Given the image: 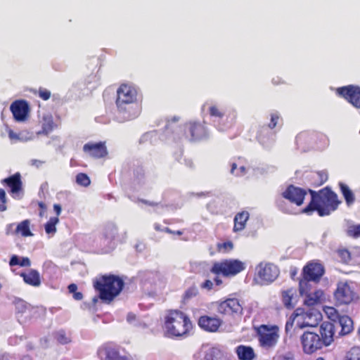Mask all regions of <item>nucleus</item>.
<instances>
[{
  "mask_svg": "<svg viewBox=\"0 0 360 360\" xmlns=\"http://www.w3.org/2000/svg\"><path fill=\"white\" fill-rule=\"evenodd\" d=\"M245 169H245V167L244 166H242V167H240V171L242 173V174L245 172Z\"/></svg>",
  "mask_w": 360,
  "mask_h": 360,
  "instance_id": "69168bd1",
  "label": "nucleus"
},
{
  "mask_svg": "<svg viewBox=\"0 0 360 360\" xmlns=\"http://www.w3.org/2000/svg\"><path fill=\"white\" fill-rule=\"evenodd\" d=\"M8 136H9V138L11 140H13V139L19 140V141H22L23 140V139L20 136V134H18L15 133L12 130H9V131H8Z\"/></svg>",
  "mask_w": 360,
  "mask_h": 360,
  "instance_id": "49530a36",
  "label": "nucleus"
},
{
  "mask_svg": "<svg viewBox=\"0 0 360 360\" xmlns=\"http://www.w3.org/2000/svg\"><path fill=\"white\" fill-rule=\"evenodd\" d=\"M323 297V292L321 290H316L314 292H309L304 302L307 306H313L319 302Z\"/></svg>",
  "mask_w": 360,
  "mask_h": 360,
  "instance_id": "393cba45",
  "label": "nucleus"
},
{
  "mask_svg": "<svg viewBox=\"0 0 360 360\" xmlns=\"http://www.w3.org/2000/svg\"><path fill=\"white\" fill-rule=\"evenodd\" d=\"M347 234L349 236H352L354 238L359 237L360 236V224L349 226V228L347 229Z\"/></svg>",
  "mask_w": 360,
  "mask_h": 360,
  "instance_id": "c9c22d12",
  "label": "nucleus"
},
{
  "mask_svg": "<svg viewBox=\"0 0 360 360\" xmlns=\"http://www.w3.org/2000/svg\"><path fill=\"white\" fill-rule=\"evenodd\" d=\"M201 288L203 289H207L208 290H211L213 286V282L210 280H206L204 283L201 284Z\"/></svg>",
  "mask_w": 360,
  "mask_h": 360,
  "instance_id": "a18cd8bd",
  "label": "nucleus"
},
{
  "mask_svg": "<svg viewBox=\"0 0 360 360\" xmlns=\"http://www.w3.org/2000/svg\"><path fill=\"white\" fill-rule=\"evenodd\" d=\"M198 324L200 327L205 330L216 332L221 324V321L220 319L217 318L204 316L199 319Z\"/></svg>",
  "mask_w": 360,
  "mask_h": 360,
  "instance_id": "f3484780",
  "label": "nucleus"
},
{
  "mask_svg": "<svg viewBox=\"0 0 360 360\" xmlns=\"http://www.w3.org/2000/svg\"><path fill=\"white\" fill-rule=\"evenodd\" d=\"M77 286L76 284L75 283H72L70 285H69L68 286V290L70 293H75L77 292Z\"/></svg>",
  "mask_w": 360,
  "mask_h": 360,
  "instance_id": "864d4df0",
  "label": "nucleus"
},
{
  "mask_svg": "<svg viewBox=\"0 0 360 360\" xmlns=\"http://www.w3.org/2000/svg\"><path fill=\"white\" fill-rule=\"evenodd\" d=\"M236 352L240 360H252L255 356L253 349L249 346L240 345Z\"/></svg>",
  "mask_w": 360,
  "mask_h": 360,
  "instance_id": "4be33fe9",
  "label": "nucleus"
},
{
  "mask_svg": "<svg viewBox=\"0 0 360 360\" xmlns=\"http://www.w3.org/2000/svg\"><path fill=\"white\" fill-rule=\"evenodd\" d=\"M259 340L263 347L271 348L276 345L278 334L277 332L270 329L266 325H262L257 329Z\"/></svg>",
  "mask_w": 360,
  "mask_h": 360,
  "instance_id": "6e6552de",
  "label": "nucleus"
},
{
  "mask_svg": "<svg viewBox=\"0 0 360 360\" xmlns=\"http://www.w3.org/2000/svg\"><path fill=\"white\" fill-rule=\"evenodd\" d=\"M305 195L306 192L304 190L292 185L288 186L287 190L283 193V196L285 198L297 205H301L303 203Z\"/></svg>",
  "mask_w": 360,
  "mask_h": 360,
  "instance_id": "4468645a",
  "label": "nucleus"
},
{
  "mask_svg": "<svg viewBox=\"0 0 360 360\" xmlns=\"http://www.w3.org/2000/svg\"><path fill=\"white\" fill-rule=\"evenodd\" d=\"M190 133L193 140H199L206 136V129L199 123L190 124Z\"/></svg>",
  "mask_w": 360,
  "mask_h": 360,
  "instance_id": "b1692460",
  "label": "nucleus"
},
{
  "mask_svg": "<svg viewBox=\"0 0 360 360\" xmlns=\"http://www.w3.org/2000/svg\"><path fill=\"white\" fill-rule=\"evenodd\" d=\"M327 314H329L330 319H331L333 321H335V316L338 319V316H340L337 314V311L333 307H328V311H326Z\"/></svg>",
  "mask_w": 360,
  "mask_h": 360,
  "instance_id": "79ce46f5",
  "label": "nucleus"
},
{
  "mask_svg": "<svg viewBox=\"0 0 360 360\" xmlns=\"http://www.w3.org/2000/svg\"><path fill=\"white\" fill-rule=\"evenodd\" d=\"M336 324L341 327L340 334L342 335L349 334L353 330V321L348 316H338V321Z\"/></svg>",
  "mask_w": 360,
  "mask_h": 360,
  "instance_id": "aec40b11",
  "label": "nucleus"
},
{
  "mask_svg": "<svg viewBox=\"0 0 360 360\" xmlns=\"http://www.w3.org/2000/svg\"><path fill=\"white\" fill-rule=\"evenodd\" d=\"M2 183L6 184L11 188L10 191L14 198H21L20 193H22V182L20 173H15L3 179Z\"/></svg>",
  "mask_w": 360,
  "mask_h": 360,
  "instance_id": "f8f14e48",
  "label": "nucleus"
},
{
  "mask_svg": "<svg viewBox=\"0 0 360 360\" xmlns=\"http://www.w3.org/2000/svg\"><path fill=\"white\" fill-rule=\"evenodd\" d=\"M39 96L43 100H48L51 96V92L46 89H39Z\"/></svg>",
  "mask_w": 360,
  "mask_h": 360,
  "instance_id": "a19ab883",
  "label": "nucleus"
},
{
  "mask_svg": "<svg viewBox=\"0 0 360 360\" xmlns=\"http://www.w3.org/2000/svg\"><path fill=\"white\" fill-rule=\"evenodd\" d=\"M243 307L236 299H228L220 303L217 308V311L220 314H236L241 316L243 314Z\"/></svg>",
  "mask_w": 360,
  "mask_h": 360,
  "instance_id": "9d476101",
  "label": "nucleus"
},
{
  "mask_svg": "<svg viewBox=\"0 0 360 360\" xmlns=\"http://www.w3.org/2000/svg\"><path fill=\"white\" fill-rule=\"evenodd\" d=\"M165 319V328L169 336H183L192 328L189 318L178 310L169 311Z\"/></svg>",
  "mask_w": 360,
  "mask_h": 360,
  "instance_id": "7ed1b4c3",
  "label": "nucleus"
},
{
  "mask_svg": "<svg viewBox=\"0 0 360 360\" xmlns=\"http://www.w3.org/2000/svg\"><path fill=\"white\" fill-rule=\"evenodd\" d=\"M6 209H7V207L5 205V204L2 203V204L0 205V211L1 212H4V211L6 210Z\"/></svg>",
  "mask_w": 360,
  "mask_h": 360,
  "instance_id": "e2e57ef3",
  "label": "nucleus"
},
{
  "mask_svg": "<svg viewBox=\"0 0 360 360\" xmlns=\"http://www.w3.org/2000/svg\"><path fill=\"white\" fill-rule=\"evenodd\" d=\"M83 150L85 153H89L94 158H103L107 154L105 146L102 143H86Z\"/></svg>",
  "mask_w": 360,
  "mask_h": 360,
  "instance_id": "6ab92c4d",
  "label": "nucleus"
},
{
  "mask_svg": "<svg viewBox=\"0 0 360 360\" xmlns=\"http://www.w3.org/2000/svg\"><path fill=\"white\" fill-rule=\"evenodd\" d=\"M102 360H128L125 356H120L118 351L110 346H104L98 351Z\"/></svg>",
  "mask_w": 360,
  "mask_h": 360,
  "instance_id": "dca6fc26",
  "label": "nucleus"
},
{
  "mask_svg": "<svg viewBox=\"0 0 360 360\" xmlns=\"http://www.w3.org/2000/svg\"><path fill=\"white\" fill-rule=\"evenodd\" d=\"M22 360H32L30 356H24Z\"/></svg>",
  "mask_w": 360,
  "mask_h": 360,
  "instance_id": "774afa93",
  "label": "nucleus"
},
{
  "mask_svg": "<svg viewBox=\"0 0 360 360\" xmlns=\"http://www.w3.org/2000/svg\"><path fill=\"white\" fill-rule=\"evenodd\" d=\"M15 233H20L24 237L32 236V233L30 230V221L26 219L20 222L16 227Z\"/></svg>",
  "mask_w": 360,
  "mask_h": 360,
  "instance_id": "cd10ccee",
  "label": "nucleus"
},
{
  "mask_svg": "<svg viewBox=\"0 0 360 360\" xmlns=\"http://www.w3.org/2000/svg\"><path fill=\"white\" fill-rule=\"evenodd\" d=\"M294 300V290L292 289L288 290L283 293V301L286 307L292 308L295 305Z\"/></svg>",
  "mask_w": 360,
  "mask_h": 360,
  "instance_id": "c756f323",
  "label": "nucleus"
},
{
  "mask_svg": "<svg viewBox=\"0 0 360 360\" xmlns=\"http://www.w3.org/2000/svg\"><path fill=\"white\" fill-rule=\"evenodd\" d=\"M334 323L325 321L318 328V332L306 331L301 336V342L304 353L311 354L323 347L329 346L334 340Z\"/></svg>",
  "mask_w": 360,
  "mask_h": 360,
  "instance_id": "f257e3e1",
  "label": "nucleus"
},
{
  "mask_svg": "<svg viewBox=\"0 0 360 360\" xmlns=\"http://www.w3.org/2000/svg\"><path fill=\"white\" fill-rule=\"evenodd\" d=\"M53 210L56 212V214L58 216V215H60V214L61 212L62 208H61V206L60 205L55 204L53 205Z\"/></svg>",
  "mask_w": 360,
  "mask_h": 360,
  "instance_id": "5fc2aeb1",
  "label": "nucleus"
},
{
  "mask_svg": "<svg viewBox=\"0 0 360 360\" xmlns=\"http://www.w3.org/2000/svg\"><path fill=\"white\" fill-rule=\"evenodd\" d=\"M354 292L349 284L346 282H340L338 284L335 292V297L340 304H347L354 299Z\"/></svg>",
  "mask_w": 360,
  "mask_h": 360,
  "instance_id": "1a4fd4ad",
  "label": "nucleus"
},
{
  "mask_svg": "<svg viewBox=\"0 0 360 360\" xmlns=\"http://www.w3.org/2000/svg\"><path fill=\"white\" fill-rule=\"evenodd\" d=\"M215 283L217 285H219L222 283V281L217 276L214 279Z\"/></svg>",
  "mask_w": 360,
  "mask_h": 360,
  "instance_id": "052dcab7",
  "label": "nucleus"
},
{
  "mask_svg": "<svg viewBox=\"0 0 360 360\" xmlns=\"http://www.w3.org/2000/svg\"><path fill=\"white\" fill-rule=\"evenodd\" d=\"M26 308L25 304L22 301H20L16 304V309L18 312H23Z\"/></svg>",
  "mask_w": 360,
  "mask_h": 360,
  "instance_id": "8fccbe9b",
  "label": "nucleus"
},
{
  "mask_svg": "<svg viewBox=\"0 0 360 360\" xmlns=\"http://www.w3.org/2000/svg\"><path fill=\"white\" fill-rule=\"evenodd\" d=\"M339 185L341 192L345 199L347 205L348 206H350L352 204L354 203L355 200V197L353 192L346 184L343 183H340Z\"/></svg>",
  "mask_w": 360,
  "mask_h": 360,
  "instance_id": "a878e982",
  "label": "nucleus"
},
{
  "mask_svg": "<svg viewBox=\"0 0 360 360\" xmlns=\"http://www.w3.org/2000/svg\"><path fill=\"white\" fill-rule=\"evenodd\" d=\"M96 290L100 292L102 300L110 302L120 294L124 286V281L114 275L102 276L94 282Z\"/></svg>",
  "mask_w": 360,
  "mask_h": 360,
  "instance_id": "20e7f679",
  "label": "nucleus"
},
{
  "mask_svg": "<svg viewBox=\"0 0 360 360\" xmlns=\"http://www.w3.org/2000/svg\"><path fill=\"white\" fill-rule=\"evenodd\" d=\"M338 93L348 100L354 107L360 108V88L348 86L338 89Z\"/></svg>",
  "mask_w": 360,
  "mask_h": 360,
  "instance_id": "9b49d317",
  "label": "nucleus"
},
{
  "mask_svg": "<svg viewBox=\"0 0 360 360\" xmlns=\"http://www.w3.org/2000/svg\"><path fill=\"white\" fill-rule=\"evenodd\" d=\"M117 234V227L113 224H108L105 226L103 231V237L108 243L115 239Z\"/></svg>",
  "mask_w": 360,
  "mask_h": 360,
  "instance_id": "bb28decb",
  "label": "nucleus"
},
{
  "mask_svg": "<svg viewBox=\"0 0 360 360\" xmlns=\"http://www.w3.org/2000/svg\"><path fill=\"white\" fill-rule=\"evenodd\" d=\"M236 167H237L236 164V163H233V164L232 165V168H231V172L232 174L233 173V171L236 169Z\"/></svg>",
  "mask_w": 360,
  "mask_h": 360,
  "instance_id": "0e129e2a",
  "label": "nucleus"
},
{
  "mask_svg": "<svg viewBox=\"0 0 360 360\" xmlns=\"http://www.w3.org/2000/svg\"><path fill=\"white\" fill-rule=\"evenodd\" d=\"M256 272L255 281L260 285L273 282L279 275L278 268L271 263L261 262L256 267Z\"/></svg>",
  "mask_w": 360,
  "mask_h": 360,
  "instance_id": "423d86ee",
  "label": "nucleus"
},
{
  "mask_svg": "<svg viewBox=\"0 0 360 360\" xmlns=\"http://www.w3.org/2000/svg\"><path fill=\"white\" fill-rule=\"evenodd\" d=\"M58 217H51L49 221L45 224V231L48 234H54L56 232V225L58 223Z\"/></svg>",
  "mask_w": 360,
  "mask_h": 360,
  "instance_id": "7c9ffc66",
  "label": "nucleus"
},
{
  "mask_svg": "<svg viewBox=\"0 0 360 360\" xmlns=\"http://www.w3.org/2000/svg\"><path fill=\"white\" fill-rule=\"evenodd\" d=\"M0 200H1V203H3V204H6V192L2 188H0Z\"/></svg>",
  "mask_w": 360,
  "mask_h": 360,
  "instance_id": "3c124183",
  "label": "nucleus"
},
{
  "mask_svg": "<svg viewBox=\"0 0 360 360\" xmlns=\"http://www.w3.org/2000/svg\"><path fill=\"white\" fill-rule=\"evenodd\" d=\"M214 352H207L205 354L203 360H224L222 358L217 357L214 355Z\"/></svg>",
  "mask_w": 360,
  "mask_h": 360,
  "instance_id": "58836bf2",
  "label": "nucleus"
},
{
  "mask_svg": "<svg viewBox=\"0 0 360 360\" xmlns=\"http://www.w3.org/2000/svg\"><path fill=\"white\" fill-rule=\"evenodd\" d=\"M55 338L57 341L62 345H65L70 342V338L66 335V333L63 330L58 331L55 335Z\"/></svg>",
  "mask_w": 360,
  "mask_h": 360,
  "instance_id": "f704fd0d",
  "label": "nucleus"
},
{
  "mask_svg": "<svg viewBox=\"0 0 360 360\" xmlns=\"http://www.w3.org/2000/svg\"><path fill=\"white\" fill-rule=\"evenodd\" d=\"M31 264L30 260L27 257H22L21 259H20V266H30Z\"/></svg>",
  "mask_w": 360,
  "mask_h": 360,
  "instance_id": "09e8293b",
  "label": "nucleus"
},
{
  "mask_svg": "<svg viewBox=\"0 0 360 360\" xmlns=\"http://www.w3.org/2000/svg\"><path fill=\"white\" fill-rule=\"evenodd\" d=\"M339 257L345 263H348L351 259L350 252L346 249L339 250L338 251Z\"/></svg>",
  "mask_w": 360,
  "mask_h": 360,
  "instance_id": "e433bc0d",
  "label": "nucleus"
},
{
  "mask_svg": "<svg viewBox=\"0 0 360 360\" xmlns=\"http://www.w3.org/2000/svg\"><path fill=\"white\" fill-rule=\"evenodd\" d=\"M233 245L232 242L229 241L226 242L221 244H218V248L221 250V248H224L225 250H231L233 249Z\"/></svg>",
  "mask_w": 360,
  "mask_h": 360,
  "instance_id": "37998d69",
  "label": "nucleus"
},
{
  "mask_svg": "<svg viewBox=\"0 0 360 360\" xmlns=\"http://www.w3.org/2000/svg\"><path fill=\"white\" fill-rule=\"evenodd\" d=\"M249 219V213L246 211L238 213L234 217V231H240L245 227V223Z\"/></svg>",
  "mask_w": 360,
  "mask_h": 360,
  "instance_id": "5701e85b",
  "label": "nucleus"
},
{
  "mask_svg": "<svg viewBox=\"0 0 360 360\" xmlns=\"http://www.w3.org/2000/svg\"><path fill=\"white\" fill-rule=\"evenodd\" d=\"M9 265L11 266L20 265V257L17 255H13L10 259Z\"/></svg>",
  "mask_w": 360,
  "mask_h": 360,
  "instance_id": "c03bdc74",
  "label": "nucleus"
},
{
  "mask_svg": "<svg viewBox=\"0 0 360 360\" xmlns=\"http://www.w3.org/2000/svg\"><path fill=\"white\" fill-rule=\"evenodd\" d=\"M76 182L77 184L82 186H87L90 184V179L89 176L84 173H79L76 176Z\"/></svg>",
  "mask_w": 360,
  "mask_h": 360,
  "instance_id": "72a5a7b5",
  "label": "nucleus"
},
{
  "mask_svg": "<svg viewBox=\"0 0 360 360\" xmlns=\"http://www.w3.org/2000/svg\"><path fill=\"white\" fill-rule=\"evenodd\" d=\"M303 318L304 321L299 326L300 328H302L306 326L314 328L321 320L322 315L319 311L311 309L303 315Z\"/></svg>",
  "mask_w": 360,
  "mask_h": 360,
  "instance_id": "a211bd4d",
  "label": "nucleus"
},
{
  "mask_svg": "<svg viewBox=\"0 0 360 360\" xmlns=\"http://www.w3.org/2000/svg\"><path fill=\"white\" fill-rule=\"evenodd\" d=\"M73 297L75 300H81L83 297V295L81 292H76L73 294Z\"/></svg>",
  "mask_w": 360,
  "mask_h": 360,
  "instance_id": "4d7b16f0",
  "label": "nucleus"
},
{
  "mask_svg": "<svg viewBox=\"0 0 360 360\" xmlns=\"http://www.w3.org/2000/svg\"><path fill=\"white\" fill-rule=\"evenodd\" d=\"M24 281L32 286H39L41 284L39 274L37 270L30 269L27 273L21 274Z\"/></svg>",
  "mask_w": 360,
  "mask_h": 360,
  "instance_id": "412c9836",
  "label": "nucleus"
},
{
  "mask_svg": "<svg viewBox=\"0 0 360 360\" xmlns=\"http://www.w3.org/2000/svg\"><path fill=\"white\" fill-rule=\"evenodd\" d=\"M319 174L320 175L321 183H323V182H325L327 180L328 176H327L326 174H325V173H319Z\"/></svg>",
  "mask_w": 360,
  "mask_h": 360,
  "instance_id": "13d9d810",
  "label": "nucleus"
},
{
  "mask_svg": "<svg viewBox=\"0 0 360 360\" xmlns=\"http://www.w3.org/2000/svg\"><path fill=\"white\" fill-rule=\"evenodd\" d=\"M54 127V123L53 120V117L51 115H46L43 117L42 121V130L43 133L45 134H48L51 132Z\"/></svg>",
  "mask_w": 360,
  "mask_h": 360,
  "instance_id": "c85d7f7f",
  "label": "nucleus"
},
{
  "mask_svg": "<svg viewBox=\"0 0 360 360\" xmlns=\"http://www.w3.org/2000/svg\"><path fill=\"white\" fill-rule=\"evenodd\" d=\"M292 325H293V323H292V322L288 321V322L286 323V325H285V330H286V331L290 330L292 328Z\"/></svg>",
  "mask_w": 360,
  "mask_h": 360,
  "instance_id": "bf43d9fd",
  "label": "nucleus"
},
{
  "mask_svg": "<svg viewBox=\"0 0 360 360\" xmlns=\"http://www.w3.org/2000/svg\"><path fill=\"white\" fill-rule=\"evenodd\" d=\"M10 109L16 120L22 121L25 119L28 106L25 101H17L11 104Z\"/></svg>",
  "mask_w": 360,
  "mask_h": 360,
  "instance_id": "2eb2a0df",
  "label": "nucleus"
},
{
  "mask_svg": "<svg viewBox=\"0 0 360 360\" xmlns=\"http://www.w3.org/2000/svg\"><path fill=\"white\" fill-rule=\"evenodd\" d=\"M245 263L238 259H224L215 262L210 271L214 274H222L224 276H233L245 269Z\"/></svg>",
  "mask_w": 360,
  "mask_h": 360,
  "instance_id": "39448f33",
  "label": "nucleus"
},
{
  "mask_svg": "<svg viewBox=\"0 0 360 360\" xmlns=\"http://www.w3.org/2000/svg\"><path fill=\"white\" fill-rule=\"evenodd\" d=\"M116 104L120 110H125V105L131 104L136 100V92L132 87L122 84L117 89Z\"/></svg>",
  "mask_w": 360,
  "mask_h": 360,
  "instance_id": "0eeeda50",
  "label": "nucleus"
},
{
  "mask_svg": "<svg viewBox=\"0 0 360 360\" xmlns=\"http://www.w3.org/2000/svg\"><path fill=\"white\" fill-rule=\"evenodd\" d=\"M311 195L310 203L303 210V212L309 214L316 210L319 216L329 215L332 212L337 210L341 203L335 193L328 187H326L319 192L309 190Z\"/></svg>",
  "mask_w": 360,
  "mask_h": 360,
  "instance_id": "f03ea898",
  "label": "nucleus"
},
{
  "mask_svg": "<svg viewBox=\"0 0 360 360\" xmlns=\"http://www.w3.org/2000/svg\"><path fill=\"white\" fill-rule=\"evenodd\" d=\"M345 360H360V347H354L347 354Z\"/></svg>",
  "mask_w": 360,
  "mask_h": 360,
  "instance_id": "2f4dec72",
  "label": "nucleus"
},
{
  "mask_svg": "<svg viewBox=\"0 0 360 360\" xmlns=\"http://www.w3.org/2000/svg\"><path fill=\"white\" fill-rule=\"evenodd\" d=\"M198 294V289L195 287L190 288L185 293L184 297L186 299H190L193 297L196 296Z\"/></svg>",
  "mask_w": 360,
  "mask_h": 360,
  "instance_id": "4c0bfd02",
  "label": "nucleus"
},
{
  "mask_svg": "<svg viewBox=\"0 0 360 360\" xmlns=\"http://www.w3.org/2000/svg\"><path fill=\"white\" fill-rule=\"evenodd\" d=\"M43 163V161L39 160H32L30 161V165L32 166H35L37 168H39Z\"/></svg>",
  "mask_w": 360,
  "mask_h": 360,
  "instance_id": "603ef678",
  "label": "nucleus"
},
{
  "mask_svg": "<svg viewBox=\"0 0 360 360\" xmlns=\"http://www.w3.org/2000/svg\"><path fill=\"white\" fill-rule=\"evenodd\" d=\"M39 207H40V208H41V209H45V208H46V205H44V203H43V202H39Z\"/></svg>",
  "mask_w": 360,
  "mask_h": 360,
  "instance_id": "338daca9",
  "label": "nucleus"
},
{
  "mask_svg": "<svg viewBox=\"0 0 360 360\" xmlns=\"http://www.w3.org/2000/svg\"><path fill=\"white\" fill-rule=\"evenodd\" d=\"M311 281V280L307 279L304 276L303 279L300 280L299 285H300V292L301 295H306L309 294V287L310 284L309 282Z\"/></svg>",
  "mask_w": 360,
  "mask_h": 360,
  "instance_id": "473e14b6",
  "label": "nucleus"
},
{
  "mask_svg": "<svg viewBox=\"0 0 360 360\" xmlns=\"http://www.w3.org/2000/svg\"><path fill=\"white\" fill-rule=\"evenodd\" d=\"M301 314H302V309H297L294 312V315L295 316V317L299 316L300 315H301Z\"/></svg>",
  "mask_w": 360,
  "mask_h": 360,
  "instance_id": "680f3d73",
  "label": "nucleus"
},
{
  "mask_svg": "<svg viewBox=\"0 0 360 360\" xmlns=\"http://www.w3.org/2000/svg\"><path fill=\"white\" fill-rule=\"evenodd\" d=\"M210 112L212 116H215L218 117H221L223 116V113L219 110V109L215 106H212L210 108Z\"/></svg>",
  "mask_w": 360,
  "mask_h": 360,
  "instance_id": "ea45409f",
  "label": "nucleus"
},
{
  "mask_svg": "<svg viewBox=\"0 0 360 360\" xmlns=\"http://www.w3.org/2000/svg\"><path fill=\"white\" fill-rule=\"evenodd\" d=\"M136 319V316L135 314H132V313H129L127 315V320L129 323H131L133 321H134Z\"/></svg>",
  "mask_w": 360,
  "mask_h": 360,
  "instance_id": "6e6d98bb",
  "label": "nucleus"
},
{
  "mask_svg": "<svg viewBox=\"0 0 360 360\" xmlns=\"http://www.w3.org/2000/svg\"><path fill=\"white\" fill-rule=\"evenodd\" d=\"M323 274L324 268L319 263H309L303 269V275L311 281H319Z\"/></svg>",
  "mask_w": 360,
  "mask_h": 360,
  "instance_id": "ddd939ff",
  "label": "nucleus"
},
{
  "mask_svg": "<svg viewBox=\"0 0 360 360\" xmlns=\"http://www.w3.org/2000/svg\"><path fill=\"white\" fill-rule=\"evenodd\" d=\"M278 120V116L277 115H272L271 119V122L269 123V127L271 129L274 128L277 124Z\"/></svg>",
  "mask_w": 360,
  "mask_h": 360,
  "instance_id": "de8ad7c7",
  "label": "nucleus"
}]
</instances>
